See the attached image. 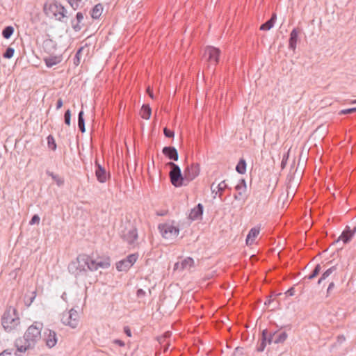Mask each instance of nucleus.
<instances>
[{
  "mask_svg": "<svg viewBox=\"0 0 356 356\" xmlns=\"http://www.w3.org/2000/svg\"><path fill=\"white\" fill-rule=\"evenodd\" d=\"M266 336V332H262L261 338L260 341L257 347V350L258 352H263L267 345Z\"/></svg>",
  "mask_w": 356,
  "mask_h": 356,
  "instance_id": "nucleus-30",
  "label": "nucleus"
},
{
  "mask_svg": "<svg viewBox=\"0 0 356 356\" xmlns=\"http://www.w3.org/2000/svg\"><path fill=\"white\" fill-rule=\"evenodd\" d=\"M83 47H80L78 51H76L75 56H74V64L76 65V66H78L80 63V60H81V52L83 51Z\"/></svg>",
  "mask_w": 356,
  "mask_h": 356,
  "instance_id": "nucleus-39",
  "label": "nucleus"
},
{
  "mask_svg": "<svg viewBox=\"0 0 356 356\" xmlns=\"http://www.w3.org/2000/svg\"><path fill=\"white\" fill-rule=\"evenodd\" d=\"M167 165L170 168L169 177L172 184L175 187L186 186L184 175L181 174L180 168L173 162H168Z\"/></svg>",
  "mask_w": 356,
  "mask_h": 356,
  "instance_id": "nucleus-3",
  "label": "nucleus"
},
{
  "mask_svg": "<svg viewBox=\"0 0 356 356\" xmlns=\"http://www.w3.org/2000/svg\"><path fill=\"white\" fill-rule=\"evenodd\" d=\"M15 50L13 48L9 47L6 49V51L3 53V57L5 58H10L13 56Z\"/></svg>",
  "mask_w": 356,
  "mask_h": 356,
  "instance_id": "nucleus-40",
  "label": "nucleus"
},
{
  "mask_svg": "<svg viewBox=\"0 0 356 356\" xmlns=\"http://www.w3.org/2000/svg\"><path fill=\"white\" fill-rule=\"evenodd\" d=\"M202 213L203 206L200 203L191 211L189 218L193 220H197L202 216Z\"/></svg>",
  "mask_w": 356,
  "mask_h": 356,
  "instance_id": "nucleus-17",
  "label": "nucleus"
},
{
  "mask_svg": "<svg viewBox=\"0 0 356 356\" xmlns=\"http://www.w3.org/2000/svg\"><path fill=\"white\" fill-rule=\"evenodd\" d=\"M276 14L273 13L271 17L265 23L261 25L260 30L261 31H268L270 30L274 25L276 20Z\"/></svg>",
  "mask_w": 356,
  "mask_h": 356,
  "instance_id": "nucleus-23",
  "label": "nucleus"
},
{
  "mask_svg": "<svg viewBox=\"0 0 356 356\" xmlns=\"http://www.w3.org/2000/svg\"><path fill=\"white\" fill-rule=\"evenodd\" d=\"M64 122L67 126L70 125L71 111L70 109H67L64 113Z\"/></svg>",
  "mask_w": 356,
  "mask_h": 356,
  "instance_id": "nucleus-41",
  "label": "nucleus"
},
{
  "mask_svg": "<svg viewBox=\"0 0 356 356\" xmlns=\"http://www.w3.org/2000/svg\"><path fill=\"white\" fill-rule=\"evenodd\" d=\"M63 102L61 98H59L56 102V109L58 110L63 106Z\"/></svg>",
  "mask_w": 356,
  "mask_h": 356,
  "instance_id": "nucleus-52",
  "label": "nucleus"
},
{
  "mask_svg": "<svg viewBox=\"0 0 356 356\" xmlns=\"http://www.w3.org/2000/svg\"><path fill=\"white\" fill-rule=\"evenodd\" d=\"M353 104H356V99L352 102Z\"/></svg>",
  "mask_w": 356,
  "mask_h": 356,
  "instance_id": "nucleus-60",
  "label": "nucleus"
},
{
  "mask_svg": "<svg viewBox=\"0 0 356 356\" xmlns=\"http://www.w3.org/2000/svg\"><path fill=\"white\" fill-rule=\"evenodd\" d=\"M162 152H163V154L166 157H168L169 159L172 160V161L178 160V158H179L178 152H177V149H175V147H171V146L165 147H163Z\"/></svg>",
  "mask_w": 356,
  "mask_h": 356,
  "instance_id": "nucleus-16",
  "label": "nucleus"
},
{
  "mask_svg": "<svg viewBox=\"0 0 356 356\" xmlns=\"http://www.w3.org/2000/svg\"><path fill=\"white\" fill-rule=\"evenodd\" d=\"M195 264L194 260L191 257H186L181 261L180 270L189 269L193 267Z\"/></svg>",
  "mask_w": 356,
  "mask_h": 356,
  "instance_id": "nucleus-24",
  "label": "nucleus"
},
{
  "mask_svg": "<svg viewBox=\"0 0 356 356\" xmlns=\"http://www.w3.org/2000/svg\"><path fill=\"white\" fill-rule=\"evenodd\" d=\"M262 332H266V342L268 344H270L273 342L275 343V337H276V334L273 332H269L268 330L265 329L262 331Z\"/></svg>",
  "mask_w": 356,
  "mask_h": 356,
  "instance_id": "nucleus-38",
  "label": "nucleus"
},
{
  "mask_svg": "<svg viewBox=\"0 0 356 356\" xmlns=\"http://www.w3.org/2000/svg\"><path fill=\"white\" fill-rule=\"evenodd\" d=\"M61 322L72 328H76L79 323V316L77 311L71 309L68 312H65L62 314Z\"/></svg>",
  "mask_w": 356,
  "mask_h": 356,
  "instance_id": "nucleus-5",
  "label": "nucleus"
},
{
  "mask_svg": "<svg viewBox=\"0 0 356 356\" xmlns=\"http://www.w3.org/2000/svg\"><path fill=\"white\" fill-rule=\"evenodd\" d=\"M213 186H214V183H213L211 185V190L212 193L214 194L213 197L216 198L217 195L218 196V191H216V189L213 188Z\"/></svg>",
  "mask_w": 356,
  "mask_h": 356,
  "instance_id": "nucleus-51",
  "label": "nucleus"
},
{
  "mask_svg": "<svg viewBox=\"0 0 356 356\" xmlns=\"http://www.w3.org/2000/svg\"><path fill=\"white\" fill-rule=\"evenodd\" d=\"M288 158H289V154H284L283 156V158H282V162H281V167L282 168H284L286 164V162H287V160H288Z\"/></svg>",
  "mask_w": 356,
  "mask_h": 356,
  "instance_id": "nucleus-48",
  "label": "nucleus"
},
{
  "mask_svg": "<svg viewBox=\"0 0 356 356\" xmlns=\"http://www.w3.org/2000/svg\"><path fill=\"white\" fill-rule=\"evenodd\" d=\"M47 175L52 178V179L56 182L58 186H62L64 184V178L54 174L52 172H50L49 170H47L46 172Z\"/></svg>",
  "mask_w": 356,
  "mask_h": 356,
  "instance_id": "nucleus-25",
  "label": "nucleus"
},
{
  "mask_svg": "<svg viewBox=\"0 0 356 356\" xmlns=\"http://www.w3.org/2000/svg\"><path fill=\"white\" fill-rule=\"evenodd\" d=\"M134 265V254H129L126 259L116 264V268L119 271H127Z\"/></svg>",
  "mask_w": 356,
  "mask_h": 356,
  "instance_id": "nucleus-12",
  "label": "nucleus"
},
{
  "mask_svg": "<svg viewBox=\"0 0 356 356\" xmlns=\"http://www.w3.org/2000/svg\"><path fill=\"white\" fill-rule=\"evenodd\" d=\"M132 241H133V240H132V239H131V240L129 241V243H132Z\"/></svg>",
  "mask_w": 356,
  "mask_h": 356,
  "instance_id": "nucleus-62",
  "label": "nucleus"
},
{
  "mask_svg": "<svg viewBox=\"0 0 356 356\" xmlns=\"http://www.w3.org/2000/svg\"><path fill=\"white\" fill-rule=\"evenodd\" d=\"M78 127L81 133H84L86 131L83 111L82 110L79 111L78 115Z\"/></svg>",
  "mask_w": 356,
  "mask_h": 356,
  "instance_id": "nucleus-29",
  "label": "nucleus"
},
{
  "mask_svg": "<svg viewBox=\"0 0 356 356\" xmlns=\"http://www.w3.org/2000/svg\"><path fill=\"white\" fill-rule=\"evenodd\" d=\"M235 189L238 193L234 195V198L236 200H241L243 197V193L246 191V183L245 179H240L239 182L235 186Z\"/></svg>",
  "mask_w": 356,
  "mask_h": 356,
  "instance_id": "nucleus-14",
  "label": "nucleus"
},
{
  "mask_svg": "<svg viewBox=\"0 0 356 356\" xmlns=\"http://www.w3.org/2000/svg\"><path fill=\"white\" fill-rule=\"evenodd\" d=\"M356 112V107L355 108H347L343 109L339 111V115H347V114H351Z\"/></svg>",
  "mask_w": 356,
  "mask_h": 356,
  "instance_id": "nucleus-42",
  "label": "nucleus"
},
{
  "mask_svg": "<svg viewBox=\"0 0 356 356\" xmlns=\"http://www.w3.org/2000/svg\"><path fill=\"white\" fill-rule=\"evenodd\" d=\"M294 293H295V289L293 287L290 288L285 293L286 296H293L294 295Z\"/></svg>",
  "mask_w": 356,
  "mask_h": 356,
  "instance_id": "nucleus-50",
  "label": "nucleus"
},
{
  "mask_svg": "<svg viewBox=\"0 0 356 356\" xmlns=\"http://www.w3.org/2000/svg\"><path fill=\"white\" fill-rule=\"evenodd\" d=\"M356 231V227L353 229H350L349 227H346V229L341 233L338 241L341 240L344 243H348L353 237Z\"/></svg>",
  "mask_w": 356,
  "mask_h": 356,
  "instance_id": "nucleus-15",
  "label": "nucleus"
},
{
  "mask_svg": "<svg viewBox=\"0 0 356 356\" xmlns=\"http://www.w3.org/2000/svg\"><path fill=\"white\" fill-rule=\"evenodd\" d=\"M220 51L212 46H207L204 49V58L210 65L216 66L219 62Z\"/></svg>",
  "mask_w": 356,
  "mask_h": 356,
  "instance_id": "nucleus-7",
  "label": "nucleus"
},
{
  "mask_svg": "<svg viewBox=\"0 0 356 356\" xmlns=\"http://www.w3.org/2000/svg\"><path fill=\"white\" fill-rule=\"evenodd\" d=\"M163 134L167 138H172L174 136V131L168 129L166 127L163 129Z\"/></svg>",
  "mask_w": 356,
  "mask_h": 356,
  "instance_id": "nucleus-44",
  "label": "nucleus"
},
{
  "mask_svg": "<svg viewBox=\"0 0 356 356\" xmlns=\"http://www.w3.org/2000/svg\"><path fill=\"white\" fill-rule=\"evenodd\" d=\"M337 270V267L335 266L330 267L327 269L321 276V277L318 280V284H321L323 280L327 279L333 272Z\"/></svg>",
  "mask_w": 356,
  "mask_h": 356,
  "instance_id": "nucleus-27",
  "label": "nucleus"
},
{
  "mask_svg": "<svg viewBox=\"0 0 356 356\" xmlns=\"http://www.w3.org/2000/svg\"><path fill=\"white\" fill-rule=\"evenodd\" d=\"M134 238H135V240H136V238H137V234H135Z\"/></svg>",
  "mask_w": 356,
  "mask_h": 356,
  "instance_id": "nucleus-61",
  "label": "nucleus"
},
{
  "mask_svg": "<svg viewBox=\"0 0 356 356\" xmlns=\"http://www.w3.org/2000/svg\"><path fill=\"white\" fill-rule=\"evenodd\" d=\"M44 11L47 15L52 14L55 17H58V19L60 20L61 18H63L66 16V10L65 8L60 3L57 2L55 3H46L44 5Z\"/></svg>",
  "mask_w": 356,
  "mask_h": 356,
  "instance_id": "nucleus-6",
  "label": "nucleus"
},
{
  "mask_svg": "<svg viewBox=\"0 0 356 356\" xmlns=\"http://www.w3.org/2000/svg\"><path fill=\"white\" fill-rule=\"evenodd\" d=\"M273 333L276 334V337H275V343H281L284 342L288 337L286 332H274Z\"/></svg>",
  "mask_w": 356,
  "mask_h": 356,
  "instance_id": "nucleus-28",
  "label": "nucleus"
},
{
  "mask_svg": "<svg viewBox=\"0 0 356 356\" xmlns=\"http://www.w3.org/2000/svg\"><path fill=\"white\" fill-rule=\"evenodd\" d=\"M271 302V300H268V301L265 302V305L270 304Z\"/></svg>",
  "mask_w": 356,
  "mask_h": 356,
  "instance_id": "nucleus-59",
  "label": "nucleus"
},
{
  "mask_svg": "<svg viewBox=\"0 0 356 356\" xmlns=\"http://www.w3.org/2000/svg\"><path fill=\"white\" fill-rule=\"evenodd\" d=\"M14 32V28L12 26H6L2 31V36L5 39H9Z\"/></svg>",
  "mask_w": 356,
  "mask_h": 356,
  "instance_id": "nucleus-35",
  "label": "nucleus"
},
{
  "mask_svg": "<svg viewBox=\"0 0 356 356\" xmlns=\"http://www.w3.org/2000/svg\"><path fill=\"white\" fill-rule=\"evenodd\" d=\"M298 33L299 32L297 31L296 29H293L290 33L289 48L293 51H295L296 49Z\"/></svg>",
  "mask_w": 356,
  "mask_h": 356,
  "instance_id": "nucleus-18",
  "label": "nucleus"
},
{
  "mask_svg": "<svg viewBox=\"0 0 356 356\" xmlns=\"http://www.w3.org/2000/svg\"><path fill=\"white\" fill-rule=\"evenodd\" d=\"M266 336V332H262L261 338L260 341L257 347V350L258 352H263L267 345Z\"/></svg>",
  "mask_w": 356,
  "mask_h": 356,
  "instance_id": "nucleus-31",
  "label": "nucleus"
},
{
  "mask_svg": "<svg viewBox=\"0 0 356 356\" xmlns=\"http://www.w3.org/2000/svg\"><path fill=\"white\" fill-rule=\"evenodd\" d=\"M32 294H33V296H32V297L30 298V300H31V301H30V304H31V302H33V300L35 299V296H36V291H33V292L32 293Z\"/></svg>",
  "mask_w": 356,
  "mask_h": 356,
  "instance_id": "nucleus-58",
  "label": "nucleus"
},
{
  "mask_svg": "<svg viewBox=\"0 0 356 356\" xmlns=\"http://www.w3.org/2000/svg\"><path fill=\"white\" fill-rule=\"evenodd\" d=\"M136 294L138 298H141L145 295V292L143 289H138Z\"/></svg>",
  "mask_w": 356,
  "mask_h": 356,
  "instance_id": "nucleus-54",
  "label": "nucleus"
},
{
  "mask_svg": "<svg viewBox=\"0 0 356 356\" xmlns=\"http://www.w3.org/2000/svg\"><path fill=\"white\" fill-rule=\"evenodd\" d=\"M61 60V57L57 56H50L44 58V61L48 67H51L52 66L60 63Z\"/></svg>",
  "mask_w": 356,
  "mask_h": 356,
  "instance_id": "nucleus-21",
  "label": "nucleus"
},
{
  "mask_svg": "<svg viewBox=\"0 0 356 356\" xmlns=\"http://www.w3.org/2000/svg\"><path fill=\"white\" fill-rule=\"evenodd\" d=\"M40 217L38 215L35 214L32 216L31 220L29 221V225H32L34 224H39L40 222Z\"/></svg>",
  "mask_w": 356,
  "mask_h": 356,
  "instance_id": "nucleus-43",
  "label": "nucleus"
},
{
  "mask_svg": "<svg viewBox=\"0 0 356 356\" xmlns=\"http://www.w3.org/2000/svg\"><path fill=\"white\" fill-rule=\"evenodd\" d=\"M1 325L7 332H14L19 330L20 318L15 308L9 307L4 312L1 317Z\"/></svg>",
  "mask_w": 356,
  "mask_h": 356,
  "instance_id": "nucleus-2",
  "label": "nucleus"
},
{
  "mask_svg": "<svg viewBox=\"0 0 356 356\" xmlns=\"http://www.w3.org/2000/svg\"><path fill=\"white\" fill-rule=\"evenodd\" d=\"M236 170L239 174H244L246 171V163L245 161L243 159H240L238 164L236 166Z\"/></svg>",
  "mask_w": 356,
  "mask_h": 356,
  "instance_id": "nucleus-34",
  "label": "nucleus"
},
{
  "mask_svg": "<svg viewBox=\"0 0 356 356\" xmlns=\"http://www.w3.org/2000/svg\"><path fill=\"white\" fill-rule=\"evenodd\" d=\"M159 229L162 236L170 240L175 238L179 232V228L169 223L159 225Z\"/></svg>",
  "mask_w": 356,
  "mask_h": 356,
  "instance_id": "nucleus-8",
  "label": "nucleus"
},
{
  "mask_svg": "<svg viewBox=\"0 0 356 356\" xmlns=\"http://www.w3.org/2000/svg\"><path fill=\"white\" fill-rule=\"evenodd\" d=\"M259 228L257 227H253L252 228L246 238V244L247 245H252L254 243L255 238L259 235Z\"/></svg>",
  "mask_w": 356,
  "mask_h": 356,
  "instance_id": "nucleus-20",
  "label": "nucleus"
},
{
  "mask_svg": "<svg viewBox=\"0 0 356 356\" xmlns=\"http://www.w3.org/2000/svg\"><path fill=\"white\" fill-rule=\"evenodd\" d=\"M321 270V266L320 264H317L315 268H314V270H312V272L308 275V276H306L305 278H307L308 280H313L314 278H315L320 273Z\"/></svg>",
  "mask_w": 356,
  "mask_h": 356,
  "instance_id": "nucleus-36",
  "label": "nucleus"
},
{
  "mask_svg": "<svg viewBox=\"0 0 356 356\" xmlns=\"http://www.w3.org/2000/svg\"><path fill=\"white\" fill-rule=\"evenodd\" d=\"M83 20V15L81 12H78L76 15V18L72 20V26L75 31H79L82 25L81 24Z\"/></svg>",
  "mask_w": 356,
  "mask_h": 356,
  "instance_id": "nucleus-19",
  "label": "nucleus"
},
{
  "mask_svg": "<svg viewBox=\"0 0 356 356\" xmlns=\"http://www.w3.org/2000/svg\"><path fill=\"white\" fill-rule=\"evenodd\" d=\"M334 286H335V284L334 282H331L329 284V286L327 289V296H329L331 293V292H332V289L334 288Z\"/></svg>",
  "mask_w": 356,
  "mask_h": 356,
  "instance_id": "nucleus-47",
  "label": "nucleus"
},
{
  "mask_svg": "<svg viewBox=\"0 0 356 356\" xmlns=\"http://www.w3.org/2000/svg\"><path fill=\"white\" fill-rule=\"evenodd\" d=\"M345 340H346V338H345V337H344L343 335H339V336H338V337H337V341H338V342H339V343H342V342H343Z\"/></svg>",
  "mask_w": 356,
  "mask_h": 356,
  "instance_id": "nucleus-55",
  "label": "nucleus"
},
{
  "mask_svg": "<svg viewBox=\"0 0 356 356\" xmlns=\"http://www.w3.org/2000/svg\"><path fill=\"white\" fill-rule=\"evenodd\" d=\"M13 349H6L0 353V356H13Z\"/></svg>",
  "mask_w": 356,
  "mask_h": 356,
  "instance_id": "nucleus-46",
  "label": "nucleus"
},
{
  "mask_svg": "<svg viewBox=\"0 0 356 356\" xmlns=\"http://www.w3.org/2000/svg\"><path fill=\"white\" fill-rule=\"evenodd\" d=\"M113 343L115 344V345H118L119 346H121V347H124L125 343L122 340H120V339H115L113 341Z\"/></svg>",
  "mask_w": 356,
  "mask_h": 356,
  "instance_id": "nucleus-49",
  "label": "nucleus"
},
{
  "mask_svg": "<svg viewBox=\"0 0 356 356\" xmlns=\"http://www.w3.org/2000/svg\"><path fill=\"white\" fill-rule=\"evenodd\" d=\"M43 328L42 323L35 321L26 330L23 338L15 340V346L17 351L25 353L29 349H33L41 339V331Z\"/></svg>",
  "mask_w": 356,
  "mask_h": 356,
  "instance_id": "nucleus-1",
  "label": "nucleus"
},
{
  "mask_svg": "<svg viewBox=\"0 0 356 356\" xmlns=\"http://www.w3.org/2000/svg\"><path fill=\"white\" fill-rule=\"evenodd\" d=\"M151 113L152 110L149 105L145 104L142 106L140 111V115L142 118L148 120L151 116Z\"/></svg>",
  "mask_w": 356,
  "mask_h": 356,
  "instance_id": "nucleus-26",
  "label": "nucleus"
},
{
  "mask_svg": "<svg viewBox=\"0 0 356 356\" xmlns=\"http://www.w3.org/2000/svg\"><path fill=\"white\" fill-rule=\"evenodd\" d=\"M124 332L128 337H131V331L128 326L124 327Z\"/></svg>",
  "mask_w": 356,
  "mask_h": 356,
  "instance_id": "nucleus-53",
  "label": "nucleus"
},
{
  "mask_svg": "<svg viewBox=\"0 0 356 356\" xmlns=\"http://www.w3.org/2000/svg\"><path fill=\"white\" fill-rule=\"evenodd\" d=\"M200 168L198 163H192L191 165L187 166L184 171L185 182L186 185L189 182L195 179L200 174Z\"/></svg>",
  "mask_w": 356,
  "mask_h": 356,
  "instance_id": "nucleus-9",
  "label": "nucleus"
},
{
  "mask_svg": "<svg viewBox=\"0 0 356 356\" xmlns=\"http://www.w3.org/2000/svg\"><path fill=\"white\" fill-rule=\"evenodd\" d=\"M180 267H181V262L175 263V266H174V270H180Z\"/></svg>",
  "mask_w": 356,
  "mask_h": 356,
  "instance_id": "nucleus-56",
  "label": "nucleus"
},
{
  "mask_svg": "<svg viewBox=\"0 0 356 356\" xmlns=\"http://www.w3.org/2000/svg\"><path fill=\"white\" fill-rule=\"evenodd\" d=\"M44 341L47 347L53 348L58 341L56 333L54 330H47L44 332Z\"/></svg>",
  "mask_w": 356,
  "mask_h": 356,
  "instance_id": "nucleus-11",
  "label": "nucleus"
},
{
  "mask_svg": "<svg viewBox=\"0 0 356 356\" xmlns=\"http://www.w3.org/2000/svg\"><path fill=\"white\" fill-rule=\"evenodd\" d=\"M47 145L49 149H51L53 151H55L56 149V143L55 141V139L53 136L49 135L47 138Z\"/></svg>",
  "mask_w": 356,
  "mask_h": 356,
  "instance_id": "nucleus-37",
  "label": "nucleus"
},
{
  "mask_svg": "<svg viewBox=\"0 0 356 356\" xmlns=\"http://www.w3.org/2000/svg\"><path fill=\"white\" fill-rule=\"evenodd\" d=\"M86 265L87 270L95 271L98 270L99 268H107L110 266L111 264L108 258H106L104 261H97L88 256V261H87Z\"/></svg>",
  "mask_w": 356,
  "mask_h": 356,
  "instance_id": "nucleus-10",
  "label": "nucleus"
},
{
  "mask_svg": "<svg viewBox=\"0 0 356 356\" xmlns=\"http://www.w3.org/2000/svg\"><path fill=\"white\" fill-rule=\"evenodd\" d=\"M87 261H88V255L79 254L75 261H72L70 264L69 271L76 275H79L81 272H86Z\"/></svg>",
  "mask_w": 356,
  "mask_h": 356,
  "instance_id": "nucleus-4",
  "label": "nucleus"
},
{
  "mask_svg": "<svg viewBox=\"0 0 356 356\" xmlns=\"http://www.w3.org/2000/svg\"><path fill=\"white\" fill-rule=\"evenodd\" d=\"M216 188L218 191V197L220 199H222V193L225 189H231L225 183V180H223L220 183H219Z\"/></svg>",
  "mask_w": 356,
  "mask_h": 356,
  "instance_id": "nucleus-33",
  "label": "nucleus"
},
{
  "mask_svg": "<svg viewBox=\"0 0 356 356\" xmlns=\"http://www.w3.org/2000/svg\"><path fill=\"white\" fill-rule=\"evenodd\" d=\"M104 7L102 3L96 4L90 11V15L92 19H97L100 17L102 14Z\"/></svg>",
  "mask_w": 356,
  "mask_h": 356,
  "instance_id": "nucleus-22",
  "label": "nucleus"
},
{
  "mask_svg": "<svg viewBox=\"0 0 356 356\" xmlns=\"http://www.w3.org/2000/svg\"><path fill=\"white\" fill-rule=\"evenodd\" d=\"M147 93H148L149 96L151 98H153V97H154V96H153V92H152V91L150 90L149 87H148V88H147Z\"/></svg>",
  "mask_w": 356,
  "mask_h": 356,
  "instance_id": "nucleus-57",
  "label": "nucleus"
},
{
  "mask_svg": "<svg viewBox=\"0 0 356 356\" xmlns=\"http://www.w3.org/2000/svg\"><path fill=\"white\" fill-rule=\"evenodd\" d=\"M171 336V333L170 332H166L163 336L158 338V341L160 343L164 342L166 338H168Z\"/></svg>",
  "mask_w": 356,
  "mask_h": 356,
  "instance_id": "nucleus-45",
  "label": "nucleus"
},
{
  "mask_svg": "<svg viewBox=\"0 0 356 356\" xmlns=\"http://www.w3.org/2000/svg\"><path fill=\"white\" fill-rule=\"evenodd\" d=\"M73 10H76L82 8L84 5V0H66Z\"/></svg>",
  "mask_w": 356,
  "mask_h": 356,
  "instance_id": "nucleus-32",
  "label": "nucleus"
},
{
  "mask_svg": "<svg viewBox=\"0 0 356 356\" xmlns=\"http://www.w3.org/2000/svg\"><path fill=\"white\" fill-rule=\"evenodd\" d=\"M95 175L100 183H104L107 180V172L106 169L99 163L97 159L95 160Z\"/></svg>",
  "mask_w": 356,
  "mask_h": 356,
  "instance_id": "nucleus-13",
  "label": "nucleus"
}]
</instances>
